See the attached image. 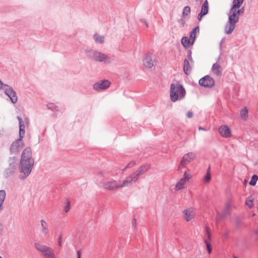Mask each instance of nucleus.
I'll return each instance as SVG.
<instances>
[{
    "mask_svg": "<svg viewBox=\"0 0 258 258\" xmlns=\"http://www.w3.org/2000/svg\"><path fill=\"white\" fill-rule=\"evenodd\" d=\"M135 164H136V162L134 161H132L127 164V165L125 167V168L122 170L124 171L126 168L132 167L134 166Z\"/></svg>",
    "mask_w": 258,
    "mask_h": 258,
    "instance_id": "nucleus-40",
    "label": "nucleus"
},
{
    "mask_svg": "<svg viewBox=\"0 0 258 258\" xmlns=\"http://www.w3.org/2000/svg\"><path fill=\"white\" fill-rule=\"evenodd\" d=\"M3 87H6V88H5V94L9 97L11 102L13 104L16 103L18 100V97L16 91L12 87L8 85L4 84L0 80V90Z\"/></svg>",
    "mask_w": 258,
    "mask_h": 258,
    "instance_id": "nucleus-5",
    "label": "nucleus"
},
{
    "mask_svg": "<svg viewBox=\"0 0 258 258\" xmlns=\"http://www.w3.org/2000/svg\"><path fill=\"white\" fill-rule=\"evenodd\" d=\"M44 258H56L54 251L52 249H51L47 253H46V255L44 256Z\"/></svg>",
    "mask_w": 258,
    "mask_h": 258,
    "instance_id": "nucleus-33",
    "label": "nucleus"
},
{
    "mask_svg": "<svg viewBox=\"0 0 258 258\" xmlns=\"http://www.w3.org/2000/svg\"><path fill=\"white\" fill-rule=\"evenodd\" d=\"M47 109L52 110V111H53V110L58 111V107L57 106H56L53 103H48L47 105Z\"/></svg>",
    "mask_w": 258,
    "mask_h": 258,
    "instance_id": "nucleus-32",
    "label": "nucleus"
},
{
    "mask_svg": "<svg viewBox=\"0 0 258 258\" xmlns=\"http://www.w3.org/2000/svg\"><path fill=\"white\" fill-rule=\"evenodd\" d=\"M230 208V204L229 203H227L226 204V208L225 211L222 214L221 217L222 218H224L226 216V213L228 212Z\"/></svg>",
    "mask_w": 258,
    "mask_h": 258,
    "instance_id": "nucleus-37",
    "label": "nucleus"
},
{
    "mask_svg": "<svg viewBox=\"0 0 258 258\" xmlns=\"http://www.w3.org/2000/svg\"><path fill=\"white\" fill-rule=\"evenodd\" d=\"M94 39L97 43L102 44L104 42V37L97 33L94 35Z\"/></svg>",
    "mask_w": 258,
    "mask_h": 258,
    "instance_id": "nucleus-23",
    "label": "nucleus"
},
{
    "mask_svg": "<svg viewBox=\"0 0 258 258\" xmlns=\"http://www.w3.org/2000/svg\"><path fill=\"white\" fill-rule=\"evenodd\" d=\"M199 129L200 130H204V128L202 127H199Z\"/></svg>",
    "mask_w": 258,
    "mask_h": 258,
    "instance_id": "nucleus-54",
    "label": "nucleus"
},
{
    "mask_svg": "<svg viewBox=\"0 0 258 258\" xmlns=\"http://www.w3.org/2000/svg\"><path fill=\"white\" fill-rule=\"evenodd\" d=\"M211 179V176L210 172L207 171L206 175L204 176V179L205 182H208Z\"/></svg>",
    "mask_w": 258,
    "mask_h": 258,
    "instance_id": "nucleus-35",
    "label": "nucleus"
},
{
    "mask_svg": "<svg viewBox=\"0 0 258 258\" xmlns=\"http://www.w3.org/2000/svg\"><path fill=\"white\" fill-rule=\"evenodd\" d=\"M211 241H208V239H205L204 242L206 245V249L209 254L211 253L212 251V248L210 243Z\"/></svg>",
    "mask_w": 258,
    "mask_h": 258,
    "instance_id": "nucleus-31",
    "label": "nucleus"
},
{
    "mask_svg": "<svg viewBox=\"0 0 258 258\" xmlns=\"http://www.w3.org/2000/svg\"><path fill=\"white\" fill-rule=\"evenodd\" d=\"M34 164L32 158V151L30 147H27L22 152L19 163V168L21 174L20 178L24 179L31 173Z\"/></svg>",
    "mask_w": 258,
    "mask_h": 258,
    "instance_id": "nucleus-1",
    "label": "nucleus"
},
{
    "mask_svg": "<svg viewBox=\"0 0 258 258\" xmlns=\"http://www.w3.org/2000/svg\"><path fill=\"white\" fill-rule=\"evenodd\" d=\"M201 13L207 15L209 12V4L208 0H206L204 3L203 4L201 12Z\"/></svg>",
    "mask_w": 258,
    "mask_h": 258,
    "instance_id": "nucleus-22",
    "label": "nucleus"
},
{
    "mask_svg": "<svg viewBox=\"0 0 258 258\" xmlns=\"http://www.w3.org/2000/svg\"><path fill=\"white\" fill-rule=\"evenodd\" d=\"M224 40V38H223L222 39V40L221 41V43H222L223 42Z\"/></svg>",
    "mask_w": 258,
    "mask_h": 258,
    "instance_id": "nucleus-56",
    "label": "nucleus"
},
{
    "mask_svg": "<svg viewBox=\"0 0 258 258\" xmlns=\"http://www.w3.org/2000/svg\"><path fill=\"white\" fill-rule=\"evenodd\" d=\"M186 116L188 118H191L193 116V112L192 111H188L186 114Z\"/></svg>",
    "mask_w": 258,
    "mask_h": 258,
    "instance_id": "nucleus-46",
    "label": "nucleus"
},
{
    "mask_svg": "<svg viewBox=\"0 0 258 258\" xmlns=\"http://www.w3.org/2000/svg\"><path fill=\"white\" fill-rule=\"evenodd\" d=\"M244 12V8L240 9L234 8L231 7L228 14V20L225 26V32L227 34L232 33L236 26V23L239 21V17L240 13Z\"/></svg>",
    "mask_w": 258,
    "mask_h": 258,
    "instance_id": "nucleus-2",
    "label": "nucleus"
},
{
    "mask_svg": "<svg viewBox=\"0 0 258 258\" xmlns=\"http://www.w3.org/2000/svg\"><path fill=\"white\" fill-rule=\"evenodd\" d=\"M17 118L18 119V121H19V123H23V122H23V119H22V117H20V116H18L17 117Z\"/></svg>",
    "mask_w": 258,
    "mask_h": 258,
    "instance_id": "nucleus-49",
    "label": "nucleus"
},
{
    "mask_svg": "<svg viewBox=\"0 0 258 258\" xmlns=\"http://www.w3.org/2000/svg\"><path fill=\"white\" fill-rule=\"evenodd\" d=\"M205 15V14L200 12L198 16V19L199 21H201L203 17Z\"/></svg>",
    "mask_w": 258,
    "mask_h": 258,
    "instance_id": "nucleus-44",
    "label": "nucleus"
},
{
    "mask_svg": "<svg viewBox=\"0 0 258 258\" xmlns=\"http://www.w3.org/2000/svg\"><path fill=\"white\" fill-rule=\"evenodd\" d=\"M133 225H134L135 227L136 226V219L135 218L134 219Z\"/></svg>",
    "mask_w": 258,
    "mask_h": 258,
    "instance_id": "nucleus-52",
    "label": "nucleus"
},
{
    "mask_svg": "<svg viewBox=\"0 0 258 258\" xmlns=\"http://www.w3.org/2000/svg\"><path fill=\"white\" fill-rule=\"evenodd\" d=\"M186 155H187V156H188L189 159H190V161L196 158L195 154L192 152L188 153Z\"/></svg>",
    "mask_w": 258,
    "mask_h": 258,
    "instance_id": "nucleus-41",
    "label": "nucleus"
},
{
    "mask_svg": "<svg viewBox=\"0 0 258 258\" xmlns=\"http://www.w3.org/2000/svg\"><path fill=\"white\" fill-rule=\"evenodd\" d=\"M40 222H41V226H42V230L43 232H44V231L45 230L47 229V225H46V223L45 222V221L43 220H41L40 221Z\"/></svg>",
    "mask_w": 258,
    "mask_h": 258,
    "instance_id": "nucleus-42",
    "label": "nucleus"
},
{
    "mask_svg": "<svg viewBox=\"0 0 258 258\" xmlns=\"http://www.w3.org/2000/svg\"><path fill=\"white\" fill-rule=\"evenodd\" d=\"M186 91L183 86L179 84L175 85L172 83L170 85V99L172 101L175 102L183 98Z\"/></svg>",
    "mask_w": 258,
    "mask_h": 258,
    "instance_id": "nucleus-3",
    "label": "nucleus"
},
{
    "mask_svg": "<svg viewBox=\"0 0 258 258\" xmlns=\"http://www.w3.org/2000/svg\"><path fill=\"white\" fill-rule=\"evenodd\" d=\"M192 211L190 209L184 210L183 211L184 217L187 221H189L192 218L191 213Z\"/></svg>",
    "mask_w": 258,
    "mask_h": 258,
    "instance_id": "nucleus-21",
    "label": "nucleus"
},
{
    "mask_svg": "<svg viewBox=\"0 0 258 258\" xmlns=\"http://www.w3.org/2000/svg\"><path fill=\"white\" fill-rule=\"evenodd\" d=\"M81 251L80 250L77 251V258H81Z\"/></svg>",
    "mask_w": 258,
    "mask_h": 258,
    "instance_id": "nucleus-51",
    "label": "nucleus"
},
{
    "mask_svg": "<svg viewBox=\"0 0 258 258\" xmlns=\"http://www.w3.org/2000/svg\"><path fill=\"white\" fill-rule=\"evenodd\" d=\"M191 54H192V52H191V50H189L188 51V53H187V57L188 58V59L191 62H194V60L192 58V56H191Z\"/></svg>",
    "mask_w": 258,
    "mask_h": 258,
    "instance_id": "nucleus-43",
    "label": "nucleus"
},
{
    "mask_svg": "<svg viewBox=\"0 0 258 258\" xmlns=\"http://www.w3.org/2000/svg\"><path fill=\"white\" fill-rule=\"evenodd\" d=\"M219 132L224 138H228L232 136L230 128L226 125L221 126L219 128Z\"/></svg>",
    "mask_w": 258,
    "mask_h": 258,
    "instance_id": "nucleus-14",
    "label": "nucleus"
},
{
    "mask_svg": "<svg viewBox=\"0 0 258 258\" xmlns=\"http://www.w3.org/2000/svg\"><path fill=\"white\" fill-rule=\"evenodd\" d=\"M205 235L206 237L205 239H208V241H211L212 234L208 226H206L205 228Z\"/></svg>",
    "mask_w": 258,
    "mask_h": 258,
    "instance_id": "nucleus-28",
    "label": "nucleus"
},
{
    "mask_svg": "<svg viewBox=\"0 0 258 258\" xmlns=\"http://www.w3.org/2000/svg\"><path fill=\"white\" fill-rule=\"evenodd\" d=\"M149 167L147 165H143L140 167V168L137 170L134 173L139 178V176L143 175L148 170Z\"/></svg>",
    "mask_w": 258,
    "mask_h": 258,
    "instance_id": "nucleus-16",
    "label": "nucleus"
},
{
    "mask_svg": "<svg viewBox=\"0 0 258 258\" xmlns=\"http://www.w3.org/2000/svg\"><path fill=\"white\" fill-rule=\"evenodd\" d=\"M17 118L18 119V121H19V123H23V122H23V119H22V117H20V116H18L17 117Z\"/></svg>",
    "mask_w": 258,
    "mask_h": 258,
    "instance_id": "nucleus-48",
    "label": "nucleus"
},
{
    "mask_svg": "<svg viewBox=\"0 0 258 258\" xmlns=\"http://www.w3.org/2000/svg\"><path fill=\"white\" fill-rule=\"evenodd\" d=\"M9 167L6 170L7 174L10 175L14 173L17 165V158L15 156L10 157L8 160Z\"/></svg>",
    "mask_w": 258,
    "mask_h": 258,
    "instance_id": "nucleus-9",
    "label": "nucleus"
},
{
    "mask_svg": "<svg viewBox=\"0 0 258 258\" xmlns=\"http://www.w3.org/2000/svg\"><path fill=\"white\" fill-rule=\"evenodd\" d=\"M70 204H71L70 201L68 199H67L66 200V205L64 207V211L66 213H67L69 211L70 208Z\"/></svg>",
    "mask_w": 258,
    "mask_h": 258,
    "instance_id": "nucleus-39",
    "label": "nucleus"
},
{
    "mask_svg": "<svg viewBox=\"0 0 258 258\" xmlns=\"http://www.w3.org/2000/svg\"><path fill=\"white\" fill-rule=\"evenodd\" d=\"M98 174L99 175H102V172H98Z\"/></svg>",
    "mask_w": 258,
    "mask_h": 258,
    "instance_id": "nucleus-55",
    "label": "nucleus"
},
{
    "mask_svg": "<svg viewBox=\"0 0 258 258\" xmlns=\"http://www.w3.org/2000/svg\"><path fill=\"white\" fill-rule=\"evenodd\" d=\"M189 61L187 58H185L183 62V72L186 75H188L191 71Z\"/></svg>",
    "mask_w": 258,
    "mask_h": 258,
    "instance_id": "nucleus-18",
    "label": "nucleus"
},
{
    "mask_svg": "<svg viewBox=\"0 0 258 258\" xmlns=\"http://www.w3.org/2000/svg\"><path fill=\"white\" fill-rule=\"evenodd\" d=\"M143 63L145 67L151 68L153 66V60L150 55L147 54L143 60Z\"/></svg>",
    "mask_w": 258,
    "mask_h": 258,
    "instance_id": "nucleus-15",
    "label": "nucleus"
},
{
    "mask_svg": "<svg viewBox=\"0 0 258 258\" xmlns=\"http://www.w3.org/2000/svg\"><path fill=\"white\" fill-rule=\"evenodd\" d=\"M34 246L36 249L39 252H41L43 256L52 249L50 247L42 244L39 242H35Z\"/></svg>",
    "mask_w": 258,
    "mask_h": 258,
    "instance_id": "nucleus-12",
    "label": "nucleus"
},
{
    "mask_svg": "<svg viewBox=\"0 0 258 258\" xmlns=\"http://www.w3.org/2000/svg\"><path fill=\"white\" fill-rule=\"evenodd\" d=\"M85 53L88 58L93 59L96 61H104V62L108 63L111 61V58L110 57H108L106 54L97 50L86 49Z\"/></svg>",
    "mask_w": 258,
    "mask_h": 258,
    "instance_id": "nucleus-4",
    "label": "nucleus"
},
{
    "mask_svg": "<svg viewBox=\"0 0 258 258\" xmlns=\"http://www.w3.org/2000/svg\"><path fill=\"white\" fill-rule=\"evenodd\" d=\"M190 162V159H189L188 156H187V155L185 154L183 156L182 159L179 164V167H183L185 165L188 164Z\"/></svg>",
    "mask_w": 258,
    "mask_h": 258,
    "instance_id": "nucleus-25",
    "label": "nucleus"
},
{
    "mask_svg": "<svg viewBox=\"0 0 258 258\" xmlns=\"http://www.w3.org/2000/svg\"><path fill=\"white\" fill-rule=\"evenodd\" d=\"M257 211H258V206H257Z\"/></svg>",
    "mask_w": 258,
    "mask_h": 258,
    "instance_id": "nucleus-59",
    "label": "nucleus"
},
{
    "mask_svg": "<svg viewBox=\"0 0 258 258\" xmlns=\"http://www.w3.org/2000/svg\"><path fill=\"white\" fill-rule=\"evenodd\" d=\"M199 26L195 27L189 33V37L192 42H195L196 39V33L199 32Z\"/></svg>",
    "mask_w": 258,
    "mask_h": 258,
    "instance_id": "nucleus-20",
    "label": "nucleus"
},
{
    "mask_svg": "<svg viewBox=\"0 0 258 258\" xmlns=\"http://www.w3.org/2000/svg\"><path fill=\"white\" fill-rule=\"evenodd\" d=\"M181 44L185 49H187L190 45L194 44V42H192V40L189 39L186 36H183L181 40Z\"/></svg>",
    "mask_w": 258,
    "mask_h": 258,
    "instance_id": "nucleus-17",
    "label": "nucleus"
},
{
    "mask_svg": "<svg viewBox=\"0 0 258 258\" xmlns=\"http://www.w3.org/2000/svg\"><path fill=\"white\" fill-rule=\"evenodd\" d=\"M61 238H62L61 236L60 235L59 237L58 241V244L59 246H61Z\"/></svg>",
    "mask_w": 258,
    "mask_h": 258,
    "instance_id": "nucleus-50",
    "label": "nucleus"
},
{
    "mask_svg": "<svg viewBox=\"0 0 258 258\" xmlns=\"http://www.w3.org/2000/svg\"><path fill=\"white\" fill-rule=\"evenodd\" d=\"M243 0H233L232 3V9L234 8H239L242 5Z\"/></svg>",
    "mask_w": 258,
    "mask_h": 258,
    "instance_id": "nucleus-26",
    "label": "nucleus"
},
{
    "mask_svg": "<svg viewBox=\"0 0 258 258\" xmlns=\"http://www.w3.org/2000/svg\"><path fill=\"white\" fill-rule=\"evenodd\" d=\"M110 84L108 80H103L94 84L93 89L97 91L106 90L109 87Z\"/></svg>",
    "mask_w": 258,
    "mask_h": 258,
    "instance_id": "nucleus-8",
    "label": "nucleus"
},
{
    "mask_svg": "<svg viewBox=\"0 0 258 258\" xmlns=\"http://www.w3.org/2000/svg\"><path fill=\"white\" fill-rule=\"evenodd\" d=\"M0 258H3V257L2 256H0Z\"/></svg>",
    "mask_w": 258,
    "mask_h": 258,
    "instance_id": "nucleus-58",
    "label": "nucleus"
},
{
    "mask_svg": "<svg viewBox=\"0 0 258 258\" xmlns=\"http://www.w3.org/2000/svg\"><path fill=\"white\" fill-rule=\"evenodd\" d=\"M190 8L189 6H185L183 8L182 12V16L184 17L186 16H188L190 13Z\"/></svg>",
    "mask_w": 258,
    "mask_h": 258,
    "instance_id": "nucleus-29",
    "label": "nucleus"
},
{
    "mask_svg": "<svg viewBox=\"0 0 258 258\" xmlns=\"http://www.w3.org/2000/svg\"><path fill=\"white\" fill-rule=\"evenodd\" d=\"M178 22L181 27H184L185 24V18L181 16V18L178 20Z\"/></svg>",
    "mask_w": 258,
    "mask_h": 258,
    "instance_id": "nucleus-36",
    "label": "nucleus"
},
{
    "mask_svg": "<svg viewBox=\"0 0 258 258\" xmlns=\"http://www.w3.org/2000/svg\"><path fill=\"white\" fill-rule=\"evenodd\" d=\"M210 168H211L210 166H209L207 171H209V172H210Z\"/></svg>",
    "mask_w": 258,
    "mask_h": 258,
    "instance_id": "nucleus-53",
    "label": "nucleus"
},
{
    "mask_svg": "<svg viewBox=\"0 0 258 258\" xmlns=\"http://www.w3.org/2000/svg\"><path fill=\"white\" fill-rule=\"evenodd\" d=\"M25 134V129H19V137L18 139L23 140Z\"/></svg>",
    "mask_w": 258,
    "mask_h": 258,
    "instance_id": "nucleus-38",
    "label": "nucleus"
},
{
    "mask_svg": "<svg viewBox=\"0 0 258 258\" xmlns=\"http://www.w3.org/2000/svg\"><path fill=\"white\" fill-rule=\"evenodd\" d=\"M138 179V178L137 176L134 172L126 177V179L122 181V183H120V186H121V187L127 186L129 184L135 183Z\"/></svg>",
    "mask_w": 258,
    "mask_h": 258,
    "instance_id": "nucleus-11",
    "label": "nucleus"
},
{
    "mask_svg": "<svg viewBox=\"0 0 258 258\" xmlns=\"http://www.w3.org/2000/svg\"><path fill=\"white\" fill-rule=\"evenodd\" d=\"M221 68V66L216 62L213 64L212 70L217 76H221L222 75V71L220 70Z\"/></svg>",
    "mask_w": 258,
    "mask_h": 258,
    "instance_id": "nucleus-19",
    "label": "nucleus"
},
{
    "mask_svg": "<svg viewBox=\"0 0 258 258\" xmlns=\"http://www.w3.org/2000/svg\"><path fill=\"white\" fill-rule=\"evenodd\" d=\"M103 187L109 190H114L118 188H121L120 184L118 183L115 180L109 181L103 183Z\"/></svg>",
    "mask_w": 258,
    "mask_h": 258,
    "instance_id": "nucleus-10",
    "label": "nucleus"
},
{
    "mask_svg": "<svg viewBox=\"0 0 258 258\" xmlns=\"http://www.w3.org/2000/svg\"><path fill=\"white\" fill-rule=\"evenodd\" d=\"M190 178L189 175L187 171H185L182 177L176 184L175 188L177 190L182 189L186 181H188Z\"/></svg>",
    "mask_w": 258,
    "mask_h": 258,
    "instance_id": "nucleus-13",
    "label": "nucleus"
},
{
    "mask_svg": "<svg viewBox=\"0 0 258 258\" xmlns=\"http://www.w3.org/2000/svg\"><path fill=\"white\" fill-rule=\"evenodd\" d=\"M6 195L5 190H0V212L3 210L2 205L5 201Z\"/></svg>",
    "mask_w": 258,
    "mask_h": 258,
    "instance_id": "nucleus-24",
    "label": "nucleus"
},
{
    "mask_svg": "<svg viewBox=\"0 0 258 258\" xmlns=\"http://www.w3.org/2000/svg\"><path fill=\"white\" fill-rule=\"evenodd\" d=\"M258 180V176L256 174H253L251 178L249 184L251 186H255L257 181Z\"/></svg>",
    "mask_w": 258,
    "mask_h": 258,
    "instance_id": "nucleus-30",
    "label": "nucleus"
},
{
    "mask_svg": "<svg viewBox=\"0 0 258 258\" xmlns=\"http://www.w3.org/2000/svg\"><path fill=\"white\" fill-rule=\"evenodd\" d=\"M199 84L205 88H212L215 85V81L211 76L206 75L199 80Z\"/></svg>",
    "mask_w": 258,
    "mask_h": 258,
    "instance_id": "nucleus-7",
    "label": "nucleus"
},
{
    "mask_svg": "<svg viewBox=\"0 0 258 258\" xmlns=\"http://www.w3.org/2000/svg\"><path fill=\"white\" fill-rule=\"evenodd\" d=\"M24 146V143L22 140L17 139L12 143L10 146V151L11 154H18Z\"/></svg>",
    "mask_w": 258,
    "mask_h": 258,
    "instance_id": "nucleus-6",
    "label": "nucleus"
},
{
    "mask_svg": "<svg viewBox=\"0 0 258 258\" xmlns=\"http://www.w3.org/2000/svg\"><path fill=\"white\" fill-rule=\"evenodd\" d=\"M233 258H238V257L237 256H234Z\"/></svg>",
    "mask_w": 258,
    "mask_h": 258,
    "instance_id": "nucleus-57",
    "label": "nucleus"
},
{
    "mask_svg": "<svg viewBox=\"0 0 258 258\" xmlns=\"http://www.w3.org/2000/svg\"><path fill=\"white\" fill-rule=\"evenodd\" d=\"M241 119H246L248 117V110L246 107L243 108L240 113Z\"/></svg>",
    "mask_w": 258,
    "mask_h": 258,
    "instance_id": "nucleus-27",
    "label": "nucleus"
},
{
    "mask_svg": "<svg viewBox=\"0 0 258 258\" xmlns=\"http://www.w3.org/2000/svg\"><path fill=\"white\" fill-rule=\"evenodd\" d=\"M253 200L251 198L248 197L245 200V205L247 206L249 208L251 209L252 207Z\"/></svg>",
    "mask_w": 258,
    "mask_h": 258,
    "instance_id": "nucleus-34",
    "label": "nucleus"
},
{
    "mask_svg": "<svg viewBox=\"0 0 258 258\" xmlns=\"http://www.w3.org/2000/svg\"><path fill=\"white\" fill-rule=\"evenodd\" d=\"M140 21L141 23H144L147 27H149L148 23L146 20H145L144 19H140Z\"/></svg>",
    "mask_w": 258,
    "mask_h": 258,
    "instance_id": "nucleus-45",
    "label": "nucleus"
},
{
    "mask_svg": "<svg viewBox=\"0 0 258 258\" xmlns=\"http://www.w3.org/2000/svg\"><path fill=\"white\" fill-rule=\"evenodd\" d=\"M19 129H25V124L24 122L19 123Z\"/></svg>",
    "mask_w": 258,
    "mask_h": 258,
    "instance_id": "nucleus-47",
    "label": "nucleus"
}]
</instances>
